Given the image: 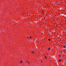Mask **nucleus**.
Masks as SVG:
<instances>
[{
    "label": "nucleus",
    "mask_w": 66,
    "mask_h": 66,
    "mask_svg": "<svg viewBox=\"0 0 66 66\" xmlns=\"http://www.w3.org/2000/svg\"><path fill=\"white\" fill-rule=\"evenodd\" d=\"M26 62H27V61H26Z\"/></svg>",
    "instance_id": "nucleus-13"
},
{
    "label": "nucleus",
    "mask_w": 66,
    "mask_h": 66,
    "mask_svg": "<svg viewBox=\"0 0 66 66\" xmlns=\"http://www.w3.org/2000/svg\"><path fill=\"white\" fill-rule=\"evenodd\" d=\"M32 53H34V52H32Z\"/></svg>",
    "instance_id": "nucleus-8"
},
{
    "label": "nucleus",
    "mask_w": 66,
    "mask_h": 66,
    "mask_svg": "<svg viewBox=\"0 0 66 66\" xmlns=\"http://www.w3.org/2000/svg\"><path fill=\"white\" fill-rule=\"evenodd\" d=\"M27 62L28 63H29V62Z\"/></svg>",
    "instance_id": "nucleus-10"
},
{
    "label": "nucleus",
    "mask_w": 66,
    "mask_h": 66,
    "mask_svg": "<svg viewBox=\"0 0 66 66\" xmlns=\"http://www.w3.org/2000/svg\"><path fill=\"white\" fill-rule=\"evenodd\" d=\"M41 62H43V61H41Z\"/></svg>",
    "instance_id": "nucleus-12"
},
{
    "label": "nucleus",
    "mask_w": 66,
    "mask_h": 66,
    "mask_svg": "<svg viewBox=\"0 0 66 66\" xmlns=\"http://www.w3.org/2000/svg\"><path fill=\"white\" fill-rule=\"evenodd\" d=\"M61 55H59V57H61Z\"/></svg>",
    "instance_id": "nucleus-5"
},
{
    "label": "nucleus",
    "mask_w": 66,
    "mask_h": 66,
    "mask_svg": "<svg viewBox=\"0 0 66 66\" xmlns=\"http://www.w3.org/2000/svg\"><path fill=\"white\" fill-rule=\"evenodd\" d=\"M45 57L46 59V58H47V57L45 56Z\"/></svg>",
    "instance_id": "nucleus-9"
},
{
    "label": "nucleus",
    "mask_w": 66,
    "mask_h": 66,
    "mask_svg": "<svg viewBox=\"0 0 66 66\" xmlns=\"http://www.w3.org/2000/svg\"><path fill=\"white\" fill-rule=\"evenodd\" d=\"M32 38V37H30V38Z\"/></svg>",
    "instance_id": "nucleus-6"
},
{
    "label": "nucleus",
    "mask_w": 66,
    "mask_h": 66,
    "mask_svg": "<svg viewBox=\"0 0 66 66\" xmlns=\"http://www.w3.org/2000/svg\"><path fill=\"white\" fill-rule=\"evenodd\" d=\"M63 47L65 48V46H63Z\"/></svg>",
    "instance_id": "nucleus-7"
},
{
    "label": "nucleus",
    "mask_w": 66,
    "mask_h": 66,
    "mask_svg": "<svg viewBox=\"0 0 66 66\" xmlns=\"http://www.w3.org/2000/svg\"><path fill=\"white\" fill-rule=\"evenodd\" d=\"M27 38H29V37H28Z\"/></svg>",
    "instance_id": "nucleus-11"
},
{
    "label": "nucleus",
    "mask_w": 66,
    "mask_h": 66,
    "mask_svg": "<svg viewBox=\"0 0 66 66\" xmlns=\"http://www.w3.org/2000/svg\"><path fill=\"white\" fill-rule=\"evenodd\" d=\"M57 66H58L57 65Z\"/></svg>",
    "instance_id": "nucleus-14"
},
{
    "label": "nucleus",
    "mask_w": 66,
    "mask_h": 66,
    "mask_svg": "<svg viewBox=\"0 0 66 66\" xmlns=\"http://www.w3.org/2000/svg\"><path fill=\"white\" fill-rule=\"evenodd\" d=\"M59 62H61V60H59Z\"/></svg>",
    "instance_id": "nucleus-1"
},
{
    "label": "nucleus",
    "mask_w": 66,
    "mask_h": 66,
    "mask_svg": "<svg viewBox=\"0 0 66 66\" xmlns=\"http://www.w3.org/2000/svg\"><path fill=\"white\" fill-rule=\"evenodd\" d=\"M22 62V61H21V62H20V63H21Z\"/></svg>",
    "instance_id": "nucleus-2"
},
{
    "label": "nucleus",
    "mask_w": 66,
    "mask_h": 66,
    "mask_svg": "<svg viewBox=\"0 0 66 66\" xmlns=\"http://www.w3.org/2000/svg\"><path fill=\"white\" fill-rule=\"evenodd\" d=\"M48 40L49 41H50V39H48Z\"/></svg>",
    "instance_id": "nucleus-3"
},
{
    "label": "nucleus",
    "mask_w": 66,
    "mask_h": 66,
    "mask_svg": "<svg viewBox=\"0 0 66 66\" xmlns=\"http://www.w3.org/2000/svg\"><path fill=\"white\" fill-rule=\"evenodd\" d=\"M50 48H48V50H50Z\"/></svg>",
    "instance_id": "nucleus-4"
}]
</instances>
